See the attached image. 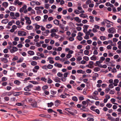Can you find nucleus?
Wrapping results in <instances>:
<instances>
[{"label": "nucleus", "mask_w": 121, "mask_h": 121, "mask_svg": "<svg viewBox=\"0 0 121 121\" xmlns=\"http://www.w3.org/2000/svg\"><path fill=\"white\" fill-rule=\"evenodd\" d=\"M86 105H83L82 104L81 107L82 108H80V109L81 110H82L84 112H87L89 110V109L87 108H86L87 106H86Z\"/></svg>", "instance_id": "obj_1"}, {"label": "nucleus", "mask_w": 121, "mask_h": 121, "mask_svg": "<svg viewBox=\"0 0 121 121\" xmlns=\"http://www.w3.org/2000/svg\"><path fill=\"white\" fill-rule=\"evenodd\" d=\"M94 63L93 61H90L89 62V64L86 65V67H87L90 68L92 69L93 67Z\"/></svg>", "instance_id": "obj_2"}, {"label": "nucleus", "mask_w": 121, "mask_h": 121, "mask_svg": "<svg viewBox=\"0 0 121 121\" xmlns=\"http://www.w3.org/2000/svg\"><path fill=\"white\" fill-rule=\"evenodd\" d=\"M18 34L19 36H26V33L24 31H18Z\"/></svg>", "instance_id": "obj_3"}, {"label": "nucleus", "mask_w": 121, "mask_h": 121, "mask_svg": "<svg viewBox=\"0 0 121 121\" xmlns=\"http://www.w3.org/2000/svg\"><path fill=\"white\" fill-rule=\"evenodd\" d=\"M33 85L31 84H30L24 88L25 91H30L31 89L33 87Z\"/></svg>", "instance_id": "obj_4"}, {"label": "nucleus", "mask_w": 121, "mask_h": 121, "mask_svg": "<svg viewBox=\"0 0 121 121\" xmlns=\"http://www.w3.org/2000/svg\"><path fill=\"white\" fill-rule=\"evenodd\" d=\"M12 92H6L5 93H3L1 95V97H3L4 96L6 95H8L9 96H10L12 94Z\"/></svg>", "instance_id": "obj_5"}, {"label": "nucleus", "mask_w": 121, "mask_h": 121, "mask_svg": "<svg viewBox=\"0 0 121 121\" xmlns=\"http://www.w3.org/2000/svg\"><path fill=\"white\" fill-rule=\"evenodd\" d=\"M72 109L73 108H65V110L68 112L69 114H70L73 115H74L75 114H73V113H72V112L71 111L72 110L71 109Z\"/></svg>", "instance_id": "obj_6"}, {"label": "nucleus", "mask_w": 121, "mask_h": 121, "mask_svg": "<svg viewBox=\"0 0 121 121\" xmlns=\"http://www.w3.org/2000/svg\"><path fill=\"white\" fill-rule=\"evenodd\" d=\"M18 50L17 48L14 47H13L12 49H11L10 51L11 53H13L17 51Z\"/></svg>", "instance_id": "obj_7"}, {"label": "nucleus", "mask_w": 121, "mask_h": 121, "mask_svg": "<svg viewBox=\"0 0 121 121\" xmlns=\"http://www.w3.org/2000/svg\"><path fill=\"white\" fill-rule=\"evenodd\" d=\"M113 84H110L108 86V88H106V91H109L110 90V89L113 88Z\"/></svg>", "instance_id": "obj_8"}, {"label": "nucleus", "mask_w": 121, "mask_h": 121, "mask_svg": "<svg viewBox=\"0 0 121 121\" xmlns=\"http://www.w3.org/2000/svg\"><path fill=\"white\" fill-rule=\"evenodd\" d=\"M26 7L27 6L26 5V4L24 5L19 10L20 12L21 13L24 10L26 9Z\"/></svg>", "instance_id": "obj_9"}, {"label": "nucleus", "mask_w": 121, "mask_h": 121, "mask_svg": "<svg viewBox=\"0 0 121 121\" xmlns=\"http://www.w3.org/2000/svg\"><path fill=\"white\" fill-rule=\"evenodd\" d=\"M60 101L59 100H56L55 102V106H57L60 104Z\"/></svg>", "instance_id": "obj_10"}, {"label": "nucleus", "mask_w": 121, "mask_h": 121, "mask_svg": "<svg viewBox=\"0 0 121 121\" xmlns=\"http://www.w3.org/2000/svg\"><path fill=\"white\" fill-rule=\"evenodd\" d=\"M54 65L55 66L58 67L59 68H61L62 66V65L61 64L58 63L56 62L54 64Z\"/></svg>", "instance_id": "obj_11"}, {"label": "nucleus", "mask_w": 121, "mask_h": 121, "mask_svg": "<svg viewBox=\"0 0 121 121\" xmlns=\"http://www.w3.org/2000/svg\"><path fill=\"white\" fill-rule=\"evenodd\" d=\"M74 20L78 23L81 22V20L78 17H76L74 18Z\"/></svg>", "instance_id": "obj_12"}, {"label": "nucleus", "mask_w": 121, "mask_h": 121, "mask_svg": "<svg viewBox=\"0 0 121 121\" xmlns=\"http://www.w3.org/2000/svg\"><path fill=\"white\" fill-rule=\"evenodd\" d=\"M25 100H24V101H22V102L23 103H16V105L17 106H23L24 105V101Z\"/></svg>", "instance_id": "obj_13"}, {"label": "nucleus", "mask_w": 121, "mask_h": 121, "mask_svg": "<svg viewBox=\"0 0 121 121\" xmlns=\"http://www.w3.org/2000/svg\"><path fill=\"white\" fill-rule=\"evenodd\" d=\"M55 25H58L59 24V21L57 19H55L53 21Z\"/></svg>", "instance_id": "obj_14"}, {"label": "nucleus", "mask_w": 121, "mask_h": 121, "mask_svg": "<svg viewBox=\"0 0 121 121\" xmlns=\"http://www.w3.org/2000/svg\"><path fill=\"white\" fill-rule=\"evenodd\" d=\"M34 102V103H33V104H31V106L33 107H37V102L35 101H34V102Z\"/></svg>", "instance_id": "obj_15"}, {"label": "nucleus", "mask_w": 121, "mask_h": 121, "mask_svg": "<svg viewBox=\"0 0 121 121\" xmlns=\"http://www.w3.org/2000/svg\"><path fill=\"white\" fill-rule=\"evenodd\" d=\"M1 60L4 63H7L8 61L7 58H1Z\"/></svg>", "instance_id": "obj_16"}, {"label": "nucleus", "mask_w": 121, "mask_h": 121, "mask_svg": "<svg viewBox=\"0 0 121 121\" xmlns=\"http://www.w3.org/2000/svg\"><path fill=\"white\" fill-rule=\"evenodd\" d=\"M9 21V20L8 19H6L3 20L1 21V23L4 24H6Z\"/></svg>", "instance_id": "obj_17"}, {"label": "nucleus", "mask_w": 121, "mask_h": 121, "mask_svg": "<svg viewBox=\"0 0 121 121\" xmlns=\"http://www.w3.org/2000/svg\"><path fill=\"white\" fill-rule=\"evenodd\" d=\"M119 81V80L117 79H115L114 80V86H117Z\"/></svg>", "instance_id": "obj_18"}, {"label": "nucleus", "mask_w": 121, "mask_h": 121, "mask_svg": "<svg viewBox=\"0 0 121 121\" xmlns=\"http://www.w3.org/2000/svg\"><path fill=\"white\" fill-rule=\"evenodd\" d=\"M20 21L18 20L16 22V23L17 25L18 26V28H21L22 27V26L20 25Z\"/></svg>", "instance_id": "obj_19"}, {"label": "nucleus", "mask_w": 121, "mask_h": 121, "mask_svg": "<svg viewBox=\"0 0 121 121\" xmlns=\"http://www.w3.org/2000/svg\"><path fill=\"white\" fill-rule=\"evenodd\" d=\"M80 16L84 18L87 17V15L86 14L82 13L80 15Z\"/></svg>", "instance_id": "obj_20"}, {"label": "nucleus", "mask_w": 121, "mask_h": 121, "mask_svg": "<svg viewBox=\"0 0 121 121\" xmlns=\"http://www.w3.org/2000/svg\"><path fill=\"white\" fill-rule=\"evenodd\" d=\"M9 9L11 11H14L15 10V8L13 6H11L9 7Z\"/></svg>", "instance_id": "obj_21"}, {"label": "nucleus", "mask_w": 121, "mask_h": 121, "mask_svg": "<svg viewBox=\"0 0 121 121\" xmlns=\"http://www.w3.org/2000/svg\"><path fill=\"white\" fill-rule=\"evenodd\" d=\"M58 31V29H53L51 30V33H53L54 32H56Z\"/></svg>", "instance_id": "obj_22"}, {"label": "nucleus", "mask_w": 121, "mask_h": 121, "mask_svg": "<svg viewBox=\"0 0 121 121\" xmlns=\"http://www.w3.org/2000/svg\"><path fill=\"white\" fill-rule=\"evenodd\" d=\"M14 84H17L18 85H19L21 83V82L18 80L15 81H14Z\"/></svg>", "instance_id": "obj_23"}, {"label": "nucleus", "mask_w": 121, "mask_h": 121, "mask_svg": "<svg viewBox=\"0 0 121 121\" xmlns=\"http://www.w3.org/2000/svg\"><path fill=\"white\" fill-rule=\"evenodd\" d=\"M22 93V92H15L13 93V95L14 96H17L18 95H19L20 94H21Z\"/></svg>", "instance_id": "obj_24"}, {"label": "nucleus", "mask_w": 121, "mask_h": 121, "mask_svg": "<svg viewBox=\"0 0 121 121\" xmlns=\"http://www.w3.org/2000/svg\"><path fill=\"white\" fill-rule=\"evenodd\" d=\"M96 57L94 55H93L90 58V59L91 60H96Z\"/></svg>", "instance_id": "obj_25"}, {"label": "nucleus", "mask_w": 121, "mask_h": 121, "mask_svg": "<svg viewBox=\"0 0 121 121\" xmlns=\"http://www.w3.org/2000/svg\"><path fill=\"white\" fill-rule=\"evenodd\" d=\"M2 5L4 7L6 8L8 6V3L7 2H5L3 3Z\"/></svg>", "instance_id": "obj_26"}, {"label": "nucleus", "mask_w": 121, "mask_h": 121, "mask_svg": "<svg viewBox=\"0 0 121 121\" xmlns=\"http://www.w3.org/2000/svg\"><path fill=\"white\" fill-rule=\"evenodd\" d=\"M100 68L98 67H95L94 69V70L95 72H97L99 71L100 70Z\"/></svg>", "instance_id": "obj_27"}, {"label": "nucleus", "mask_w": 121, "mask_h": 121, "mask_svg": "<svg viewBox=\"0 0 121 121\" xmlns=\"http://www.w3.org/2000/svg\"><path fill=\"white\" fill-rule=\"evenodd\" d=\"M47 104L48 105V107H51L53 105H54V103L52 102H51L50 103H48Z\"/></svg>", "instance_id": "obj_28"}, {"label": "nucleus", "mask_w": 121, "mask_h": 121, "mask_svg": "<svg viewBox=\"0 0 121 121\" xmlns=\"http://www.w3.org/2000/svg\"><path fill=\"white\" fill-rule=\"evenodd\" d=\"M28 53L29 55H34V52L32 51H30L28 52Z\"/></svg>", "instance_id": "obj_29"}, {"label": "nucleus", "mask_w": 121, "mask_h": 121, "mask_svg": "<svg viewBox=\"0 0 121 121\" xmlns=\"http://www.w3.org/2000/svg\"><path fill=\"white\" fill-rule=\"evenodd\" d=\"M59 80H60V79L59 78L57 77L55 79V81L56 82L60 83V81Z\"/></svg>", "instance_id": "obj_30"}, {"label": "nucleus", "mask_w": 121, "mask_h": 121, "mask_svg": "<svg viewBox=\"0 0 121 121\" xmlns=\"http://www.w3.org/2000/svg\"><path fill=\"white\" fill-rule=\"evenodd\" d=\"M27 100L30 103L33 102L35 101V100L32 98H28L27 99Z\"/></svg>", "instance_id": "obj_31"}, {"label": "nucleus", "mask_w": 121, "mask_h": 121, "mask_svg": "<svg viewBox=\"0 0 121 121\" xmlns=\"http://www.w3.org/2000/svg\"><path fill=\"white\" fill-rule=\"evenodd\" d=\"M58 26H59L62 29L64 30V25L61 24H59Z\"/></svg>", "instance_id": "obj_32"}, {"label": "nucleus", "mask_w": 121, "mask_h": 121, "mask_svg": "<svg viewBox=\"0 0 121 121\" xmlns=\"http://www.w3.org/2000/svg\"><path fill=\"white\" fill-rule=\"evenodd\" d=\"M113 28L112 27L108 30V32L110 33H113Z\"/></svg>", "instance_id": "obj_33"}, {"label": "nucleus", "mask_w": 121, "mask_h": 121, "mask_svg": "<svg viewBox=\"0 0 121 121\" xmlns=\"http://www.w3.org/2000/svg\"><path fill=\"white\" fill-rule=\"evenodd\" d=\"M71 112H72V113H73V114H74V113H77V111L75 109L73 108L71 109Z\"/></svg>", "instance_id": "obj_34"}, {"label": "nucleus", "mask_w": 121, "mask_h": 121, "mask_svg": "<svg viewBox=\"0 0 121 121\" xmlns=\"http://www.w3.org/2000/svg\"><path fill=\"white\" fill-rule=\"evenodd\" d=\"M31 64L32 65L35 66L37 64V62L35 61H33L31 62Z\"/></svg>", "instance_id": "obj_35"}, {"label": "nucleus", "mask_w": 121, "mask_h": 121, "mask_svg": "<svg viewBox=\"0 0 121 121\" xmlns=\"http://www.w3.org/2000/svg\"><path fill=\"white\" fill-rule=\"evenodd\" d=\"M94 77H93V79L94 78H95V79L96 77H98L99 74L97 73H95L94 74Z\"/></svg>", "instance_id": "obj_36"}, {"label": "nucleus", "mask_w": 121, "mask_h": 121, "mask_svg": "<svg viewBox=\"0 0 121 121\" xmlns=\"http://www.w3.org/2000/svg\"><path fill=\"white\" fill-rule=\"evenodd\" d=\"M33 28V27L31 26H28L26 27L27 29L28 30H31Z\"/></svg>", "instance_id": "obj_37"}, {"label": "nucleus", "mask_w": 121, "mask_h": 121, "mask_svg": "<svg viewBox=\"0 0 121 121\" xmlns=\"http://www.w3.org/2000/svg\"><path fill=\"white\" fill-rule=\"evenodd\" d=\"M47 68L49 69H52L53 67L52 65L51 64H49L47 66Z\"/></svg>", "instance_id": "obj_38"}, {"label": "nucleus", "mask_w": 121, "mask_h": 121, "mask_svg": "<svg viewBox=\"0 0 121 121\" xmlns=\"http://www.w3.org/2000/svg\"><path fill=\"white\" fill-rule=\"evenodd\" d=\"M52 26V25L50 24H47L46 25V27L48 29L50 28H51Z\"/></svg>", "instance_id": "obj_39"}, {"label": "nucleus", "mask_w": 121, "mask_h": 121, "mask_svg": "<svg viewBox=\"0 0 121 121\" xmlns=\"http://www.w3.org/2000/svg\"><path fill=\"white\" fill-rule=\"evenodd\" d=\"M100 39L102 40H104L106 39V37H105L101 36L100 37Z\"/></svg>", "instance_id": "obj_40"}, {"label": "nucleus", "mask_w": 121, "mask_h": 121, "mask_svg": "<svg viewBox=\"0 0 121 121\" xmlns=\"http://www.w3.org/2000/svg\"><path fill=\"white\" fill-rule=\"evenodd\" d=\"M72 99L75 101H77L78 100L77 98L76 97L74 96L73 97Z\"/></svg>", "instance_id": "obj_41"}, {"label": "nucleus", "mask_w": 121, "mask_h": 121, "mask_svg": "<svg viewBox=\"0 0 121 121\" xmlns=\"http://www.w3.org/2000/svg\"><path fill=\"white\" fill-rule=\"evenodd\" d=\"M98 91L100 92L101 91H94V92L92 94V95H94V96H95V95H98Z\"/></svg>", "instance_id": "obj_42"}, {"label": "nucleus", "mask_w": 121, "mask_h": 121, "mask_svg": "<svg viewBox=\"0 0 121 121\" xmlns=\"http://www.w3.org/2000/svg\"><path fill=\"white\" fill-rule=\"evenodd\" d=\"M87 120L88 121H94V119L93 118L88 117L87 118Z\"/></svg>", "instance_id": "obj_43"}, {"label": "nucleus", "mask_w": 121, "mask_h": 121, "mask_svg": "<svg viewBox=\"0 0 121 121\" xmlns=\"http://www.w3.org/2000/svg\"><path fill=\"white\" fill-rule=\"evenodd\" d=\"M94 111L96 112L98 114H100V111L98 109H95Z\"/></svg>", "instance_id": "obj_44"}, {"label": "nucleus", "mask_w": 121, "mask_h": 121, "mask_svg": "<svg viewBox=\"0 0 121 121\" xmlns=\"http://www.w3.org/2000/svg\"><path fill=\"white\" fill-rule=\"evenodd\" d=\"M29 82L34 84H38V83L37 82L35 81H30Z\"/></svg>", "instance_id": "obj_45"}, {"label": "nucleus", "mask_w": 121, "mask_h": 121, "mask_svg": "<svg viewBox=\"0 0 121 121\" xmlns=\"http://www.w3.org/2000/svg\"><path fill=\"white\" fill-rule=\"evenodd\" d=\"M48 88V86H43L42 88V90H46Z\"/></svg>", "instance_id": "obj_46"}, {"label": "nucleus", "mask_w": 121, "mask_h": 121, "mask_svg": "<svg viewBox=\"0 0 121 121\" xmlns=\"http://www.w3.org/2000/svg\"><path fill=\"white\" fill-rule=\"evenodd\" d=\"M112 106V104L109 103L107 104L106 105V106L109 108H110Z\"/></svg>", "instance_id": "obj_47"}, {"label": "nucleus", "mask_w": 121, "mask_h": 121, "mask_svg": "<svg viewBox=\"0 0 121 121\" xmlns=\"http://www.w3.org/2000/svg\"><path fill=\"white\" fill-rule=\"evenodd\" d=\"M23 73H17V76L18 77H20L23 75Z\"/></svg>", "instance_id": "obj_48"}, {"label": "nucleus", "mask_w": 121, "mask_h": 121, "mask_svg": "<svg viewBox=\"0 0 121 121\" xmlns=\"http://www.w3.org/2000/svg\"><path fill=\"white\" fill-rule=\"evenodd\" d=\"M96 108V107H95V106H92L91 107L90 109L91 110L94 111V110H95V109H94V108Z\"/></svg>", "instance_id": "obj_49"}, {"label": "nucleus", "mask_w": 121, "mask_h": 121, "mask_svg": "<svg viewBox=\"0 0 121 121\" xmlns=\"http://www.w3.org/2000/svg\"><path fill=\"white\" fill-rule=\"evenodd\" d=\"M23 58H20L19 60L17 61V63H20L22 62L23 60Z\"/></svg>", "instance_id": "obj_50"}, {"label": "nucleus", "mask_w": 121, "mask_h": 121, "mask_svg": "<svg viewBox=\"0 0 121 121\" xmlns=\"http://www.w3.org/2000/svg\"><path fill=\"white\" fill-rule=\"evenodd\" d=\"M40 19L41 17L39 16H37L35 18V20L37 21H39V20Z\"/></svg>", "instance_id": "obj_51"}, {"label": "nucleus", "mask_w": 121, "mask_h": 121, "mask_svg": "<svg viewBox=\"0 0 121 121\" xmlns=\"http://www.w3.org/2000/svg\"><path fill=\"white\" fill-rule=\"evenodd\" d=\"M49 5L48 4H45V5L44 7L46 9H48L49 8Z\"/></svg>", "instance_id": "obj_52"}, {"label": "nucleus", "mask_w": 121, "mask_h": 121, "mask_svg": "<svg viewBox=\"0 0 121 121\" xmlns=\"http://www.w3.org/2000/svg\"><path fill=\"white\" fill-rule=\"evenodd\" d=\"M4 99L6 101H8L9 100V98L7 96H6L4 97Z\"/></svg>", "instance_id": "obj_53"}, {"label": "nucleus", "mask_w": 121, "mask_h": 121, "mask_svg": "<svg viewBox=\"0 0 121 121\" xmlns=\"http://www.w3.org/2000/svg\"><path fill=\"white\" fill-rule=\"evenodd\" d=\"M74 40V38L72 37H69V40L70 41H72Z\"/></svg>", "instance_id": "obj_54"}, {"label": "nucleus", "mask_w": 121, "mask_h": 121, "mask_svg": "<svg viewBox=\"0 0 121 121\" xmlns=\"http://www.w3.org/2000/svg\"><path fill=\"white\" fill-rule=\"evenodd\" d=\"M91 72V70L89 69H87L86 70V72L88 73H90Z\"/></svg>", "instance_id": "obj_55"}, {"label": "nucleus", "mask_w": 121, "mask_h": 121, "mask_svg": "<svg viewBox=\"0 0 121 121\" xmlns=\"http://www.w3.org/2000/svg\"><path fill=\"white\" fill-rule=\"evenodd\" d=\"M57 75L58 77H61L63 76V74L60 72H59L57 73Z\"/></svg>", "instance_id": "obj_56"}, {"label": "nucleus", "mask_w": 121, "mask_h": 121, "mask_svg": "<svg viewBox=\"0 0 121 121\" xmlns=\"http://www.w3.org/2000/svg\"><path fill=\"white\" fill-rule=\"evenodd\" d=\"M45 117L47 118H50L51 117V116L49 114H45Z\"/></svg>", "instance_id": "obj_57"}, {"label": "nucleus", "mask_w": 121, "mask_h": 121, "mask_svg": "<svg viewBox=\"0 0 121 121\" xmlns=\"http://www.w3.org/2000/svg\"><path fill=\"white\" fill-rule=\"evenodd\" d=\"M79 100L81 101L84 99V98L83 96H80L78 98Z\"/></svg>", "instance_id": "obj_58"}, {"label": "nucleus", "mask_w": 121, "mask_h": 121, "mask_svg": "<svg viewBox=\"0 0 121 121\" xmlns=\"http://www.w3.org/2000/svg\"><path fill=\"white\" fill-rule=\"evenodd\" d=\"M79 41H81L82 39V38L81 36H78L77 37Z\"/></svg>", "instance_id": "obj_59"}, {"label": "nucleus", "mask_w": 121, "mask_h": 121, "mask_svg": "<svg viewBox=\"0 0 121 121\" xmlns=\"http://www.w3.org/2000/svg\"><path fill=\"white\" fill-rule=\"evenodd\" d=\"M108 119L110 120H111L112 121H113V118L111 116L110 117H108Z\"/></svg>", "instance_id": "obj_60"}, {"label": "nucleus", "mask_w": 121, "mask_h": 121, "mask_svg": "<svg viewBox=\"0 0 121 121\" xmlns=\"http://www.w3.org/2000/svg\"><path fill=\"white\" fill-rule=\"evenodd\" d=\"M83 58L84 60L87 61H88L89 60V58L87 56H84L83 57Z\"/></svg>", "instance_id": "obj_61"}, {"label": "nucleus", "mask_w": 121, "mask_h": 121, "mask_svg": "<svg viewBox=\"0 0 121 121\" xmlns=\"http://www.w3.org/2000/svg\"><path fill=\"white\" fill-rule=\"evenodd\" d=\"M41 90L40 87L39 86H38V87H36V88L35 89V90H38V91H40Z\"/></svg>", "instance_id": "obj_62"}, {"label": "nucleus", "mask_w": 121, "mask_h": 121, "mask_svg": "<svg viewBox=\"0 0 121 121\" xmlns=\"http://www.w3.org/2000/svg\"><path fill=\"white\" fill-rule=\"evenodd\" d=\"M89 52L88 51L85 50L84 51V53L85 55H88L89 53Z\"/></svg>", "instance_id": "obj_63"}, {"label": "nucleus", "mask_w": 121, "mask_h": 121, "mask_svg": "<svg viewBox=\"0 0 121 121\" xmlns=\"http://www.w3.org/2000/svg\"><path fill=\"white\" fill-rule=\"evenodd\" d=\"M21 66L24 68H26V65L25 63H24L22 64L21 65Z\"/></svg>", "instance_id": "obj_64"}]
</instances>
